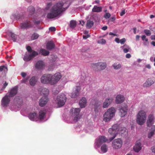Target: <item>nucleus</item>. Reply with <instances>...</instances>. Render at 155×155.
Masks as SVG:
<instances>
[{
	"label": "nucleus",
	"instance_id": "nucleus-1",
	"mask_svg": "<svg viewBox=\"0 0 155 155\" xmlns=\"http://www.w3.org/2000/svg\"><path fill=\"white\" fill-rule=\"evenodd\" d=\"M70 5V4L68 2L65 3L61 2L56 3L52 7L50 12L47 14V18H53L57 17L66 10Z\"/></svg>",
	"mask_w": 155,
	"mask_h": 155
},
{
	"label": "nucleus",
	"instance_id": "nucleus-2",
	"mask_svg": "<svg viewBox=\"0 0 155 155\" xmlns=\"http://www.w3.org/2000/svg\"><path fill=\"white\" fill-rule=\"evenodd\" d=\"M61 76L60 73H57L54 75L50 74H45L41 77V82L43 84H55L60 80Z\"/></svg>",
	"mask_w": 155,
	"mask_h": 155
},
{
	"label": "nucleus",
	"instance_id": "nucleus-3",
	"mask_svg": "<svg viewBox=\"0 0 155 155\" xmlns=\"http://www.w3.org/2000/svg\"><path fill=\"white\" fill-rule=\"evenodd\" d=\"M123 131L127 132V129L125 128H118V126L117 124H114L112 127V128H110L108 130V132L110 135L112 136V137H110L109 140L110 141H112L116 137L118 131H120V134H123L124 133Z\"/></svg>",
	"mask_w": 155,
	"mask_h": 155
},
{
	"label": "nucleus",
	"instance_id": "nucleus-4",
	"mask_svg": "<svg viewBox=\"0 0 155 155\" xmlns=\"http://www.w3.org/2000/svg\"><path fill=\"white\" fill-rule=\"evenodd\" d=\"M116 110L114 107H111L107 110L103 115V120L107 122L109 121L114 116Z\"/></svg>",
	"mask_w": 155,
	"mask_h": 155
},
{
	"label": "nucleus",
	"instance_id": "nucleus-5",
	"mask_svg": "<svg viewBox=\"0 0 155 155\" xmlns=\"http://www.w3.org/2000/svg\"><path fill=\"white\" fill-rule=\"evenodd\" d=\"M26 49L28 52L30 53L31 52V53L28 55L26 54L24 56L23 59L25 61H29L38 54V53L34 50H33L30 46H27L26 47Z\"/></svg>",
	"mask_w": 155,
	"mask_h": 155
},
{
	"label": "nucleus",
	"instance_id": "nucleus-6",
	"mask_svg": "<svg viewBox=\"0 0 155 155\" xmlns=\"http://www.w3.org/2000/svg\"><path fill=\"white\" fill-rule=\"evenodd\" d=\"M91 66L94 71L98 72L104 70L107 67V64L105 62H99L91 64Z\"/></svg>",
	"mask_w": 155,
	"mask_h": 155
},
{
	"label": "nucleus",
	"instance_id": "nucleus-7",
	"mask_svg": "<svg viewBox=\"0 0 155 155\" xmlns=\"http://www.w3.org/2000/svg\"><path fill=\"white\" fill-rule=\"evenodd\" d=\"M146 119V112L143 110L139 111L137 115L136 121L137 123L140 125H142L145 123Z\"/></svg>",
	"mask_w": 155,
	"mask_h": 155
},
{
	"label": "nucleus",
	"instance_id": "nucleus-8",
	"mask_svg": "<svg viewBox=\"0 0 155 155\" xmlns=\"http://www.w3.org/2000/svg\"><path fill=\"white\" fill-rule=\"evenodd\" d=\"M81 109L80 108H72L70 111V114L72 116L74 117V120L77 122L79 119L80 116L79 114Z\"/></svg>",
	"mask_w": 155,
	"mask_h": 155
},
{
	"label": "nucleus",
	"instance_id": "nucleus-9",
	"mask_svg": "<svg viewBox=\"0 0 155 155\" xmlns=\"http://www.w3.org/2000/svg\"><path fill=\"white\" fill-rule=\"evenodd\" d=\"M66 98L65 95L62 94L58 95L57 97L58 104L60 107L63 106L66 101Z\"/></svg>",
	"mask_w": 155,
	"mask_h": 155
},
{
	"label": "nucleus",
	"instance_id": "nucleus-10",
	"mask_svg": "<svg viewBox=\"0 0 155 155\" xmlns=\"http://www.w3.org/2000/svg\"><path fill=\"white\" fill-rule=\"evenodd\" d=\"M122 141L120 138L115 139L112 143V147L115 149L120 148L122 146Z\"/></svg>",
	"mask_w": 155,
	"mask_h": 155
},
{
	"label": "nucleus",
	"instance_id": "nucleus-11",
	"mask_svg": "<svg viewBox=\"0 0 155 155\" xmlns=\"http://www.w3.org/2000/svg\"><path fill=\"white\" fill-rule=\"evenodd\" d=\"M154 115L152 114H150L149 115L147 119V125L148 127H152L153 124H154Z\"/></svg>",
	"mask_w": 155,
	"mask_h": 155
},
{
	"label": "nucleus",
	"instance_id": "nucleus-12",
	"mask_svg": "<svg viewBox=\"0 0 155 155\" xmlns=\"http://www.w3.org/2000/svg\"><path fill=\"white\" fill-rule=\"evenodd\" d=\"M107 140V139L104 136H101L99 137L96 140L95 143L96 145L98 147H99L103 143H105Z\"/></svg>",
	"mask_w": 155,
	"mask_h": 155
},
{
	"label": "nucleus",
	"instance_id": "nucleus-13",
	"mask_svg": "<svg viewBox=\"0 0 155 155\" xmlns=\"http://www.w3.org/2000/svg\"><path fill=\"white\" fill-rule=\"evenodd\" d=\"M127 107L126 105L121 106L120 107L119 114L121 117L125 116L127 114Z\"/></svg>",
	"mask_w": 155,
	"mask_h": 155
},
{
	"label": "nucleus",
	"instance_id": "nucleus-14",
	"mask_svg": "<svg viewBox=\"0 0 155 155\" xmlns=\"http://www.w3.org/2000/svg\"><path fill=\"white\" fill-rule=\"evenodd\" d=\"M48 98L46 96H43L40 100L39 104L40 106L43 107L45 106L48 101Z\"/></svg>",
	"mask_w": 155,
	"mask_h": 155
},
{
	"label": "nucleus",
	"instance_id": "nucleus-15",
	"mask_svg": "<svg viewBox=\"0 0 155 155\" xmlns=\"http://www.w3.org/2000/svg\"><path fill=\"white\" fill-rule=\"evenodd\" d=\"M10 101V97L6 95L2 99V105L4 106H7Z\"/></svg>",
	"mask_w": 155,
	"mask_h": 155
},
{
	"label": "nucleus",
	"instance_id": "nucleus-16",
	"mask_svg": "<svg viewBox=\"0 0 155 155\" xmlns=\"http://www.w3.org/2000/svg\"><path fill=\"white\" fill-rule=\"evenodd\" d=\"M20 27L21 29H25L32 27L31 22L29 21H27L25 22L21 23Z\"/></svg>",
	"mask_w": 155,
	"mask_h": 155
},
{
	"label": "nucleus",
	"instance_id": "nucleus-17",
	"mask_svg": "<svg viewBox=\"0 0 155 155\" xmlns=\"http://www.w3.org/2000/svg\"><path fill=\"white\" fill-rule=\"evenodd\" d=\"M45 66L44 62L42 61L39 60L37 61L35 65V68L38 70L43 69Z\"/></svg>",
	"mask_w": 155,
	"mask_h": 155
},
{
	"label": "nucleus",
	"instance_id": "nucleus-18",
	"mask_svg": "<svg viewBox=\"0 0 155 155\" xmlns=\"http://www.w3.org/2000/svg\"><path fill=\"white\" fill-rule=\"evenodd\" d=\"M94 110L96 112H98L101 106V103L97 100H94Z\"/></svg>",
	"mask_w": 155,
	"mask_h": 155
},
{
	"label": "nucleus",
	"instance_id": "nucleus-19",
	"mask_svg": "<svg viewBox=\"0 0 155 155\" xmlns=\"http://www.w3.org/2000/svg\"><path fill=\"white\" fill-rule=\"evenodd\" d=\"M29 118L31 120L36 121L38 120V117L35 112L31 113L28 115Z\"/></svg>",
	"mask_w": 155,
	"mask_h": 155
},
{
	"label": "nucleus",
	"instance_id": "nucleus-20",
	"mask_svg": "<svg viewBox=\"0 0 155 155\" xmlns=\"http://www.w3.org/2000/svg\"><path fill=\"white\" fill-rule=\"evenodd\" d=\"M75 92L72 93L71 94V98H75L76 97L79 95V92L80 91V87L79 86H76Z\"/></svg>",
	"mask_w": 155,
	"mask_h": 155
},
{
	"label": "nucleus",
	"instance_id": "nucleus-21",
	"mask_svg": "<svg viewBox=\"0 0 155 155\" xmlns=\"http://www.w3.org/2000/svg\"><path fill=\"white\" fill-rule=\"evenodd\" d=\"M125 98L124 96L121 95H117L116 98V102L117 104H120L123 102Z\"/></svg>",
	"mask_w": 155,
	"mask_h": 155
},
{
	"label": "nucleus",
	"instance_id": "nucleus-22",
	"mask_svg": "<svg viewBox=\"0 0 155 155\" xmlns=\"http://www.w3.org/2000/svg\"><path fill=\"white\" fill-rule=\"evenodd\" d=\"M39 91H40V94L41 95H43V96H48L49 94V90L46 88H43L39 89Z\"/></svg>",
	"mask_w": 155,
	"mask_h": 155
},
{
	"label": "nucleus",
	"instance_id": "nucleus-23",
	"mask_svg": "<svg viewBox=\"0 0 155 155\" xmlns=\"http://www.w3.org/2000/svg\"><path fill=\"white\" fill-rule=\"evenodd\" d=\"M113 100L112 98H108L106 99L103 104V107L104 108H107L111 103Z\"/></svg>",
	"mask_w": 155,
	"mask_h": 155
},
{
	"label": "nucleus",
	"instance_id": "nucleus-24",
	"mask_svg": "<svg viewBox=\"0 0 155 155\" xmlns=\"http://www.w3.org/2000/svg\"><path fill=\"white\" fill-rule=\"evenodd\" d=\"M87 100L84 97H82L80 101L79 104L81 108L84 107L86 105Z\"/></svg>",
	"mask_w": 155,
	"mask_h": 155
},
{
	"label": "nucleus",
	"instance_id": "nucleus-25",
	"mask_svg": "<svg viewBox=\"0 0 155 155\" xmlns=\"http://www.w3.org/2000/svg\"><path fill=\"white\" fill-rule=\"evenodd\" d=\"M18 90L17 87H16L12 88L10 91L9 96V97H13L15 96L17 93Z\"/></svg>",
	"mask_w": 155,
	"mask_h": 155
},
{
	"label": "nucleus",
	"instance_id": "nucleus-26",
	"mask_svg": "<svg viewBox=\"0 0 155 155\" xmlns=\"http://www.w3.org/2000/svg\"><path fill=\"white\" fill-rule=\"evenodd\" d=\"M154 83V81L151 78H148L143 84V86L146 87H149L153 84Z\"/></svg>",
	"mask_w": 155,
	"mask_h": 155
},
{
	"label": "nucleus",
	"instance_id": "nucleus-27",
	"mask_svg": "<svg viewBox=\"0 0 155 155\" xmlns=\"http://www.w3.org/2000/svg\"><path fill=\"white\" fill-rule=\"evenodd\" d=\"M141 144L139 142H137L134 147V150L138 152L141 149Z\"/></svg>",
	"mask_w": 155,
	"mask_h": 155
},
{
	"label": "nucleus",
	"instance_id": "nucleus-28",
	"mask_svg": "<svg viewBox=\"0 0 155 155\" xmlns=\"http://www.w3.org/2000/svg\"><path fill=\"white\" fill-rule=\"evenodd\" d=\"M37 81V79L35 76L32 77L30 79L29 83L30 84L31 86H34L36 84Z\"/></svg>",
	"mask_w": 155,
	"mask_h": 155
},
{
	"label": "nucleus",
	"instance_id": "nucleus-29",
	"mask_svg": "<svg viewBox=\"0 0 155 155\" xmlns=\"http://www.w3.org/2000/svg\"><path fill=\"white\" fill-rule=\"evenodd\" d=\"M55 45L51 41L48 42L46 45V48L48 50H51L54 48Z\"/></svg>",
	"mask_w": 155,
	"mask_h": 155
},
{
	"label": "nucleus",
	"instance_id": "nucleus-30",
	"mask_svg": "<svg viewBox=\"0 0 155 155\" xmlns=\"http://www.w3.org/2000/svg\"><path fill=\"white\" fill-rule=\"evenodd\" d=\"M46 112L44 110H40L39 112V116L38 119L40 120L44 119L45 115Z\"/></svg>",
	"mask_w": 155,
	"mask_h": 155
},
{
	"label": "nucleus",
	"instance_id": "nucleus-31",
	"mask_svg": "<svg viewBox=\"0 0 155 155\" xmlns=\"http://www.w3.org/2000/svg\"><path fill=\"white\" fill-rule=\"evenodd\" d=\"M121 48L123 50L124 52L125 53H127L130 50H131V49L129 47V46L126 44H125L122 46Z\"/></svg>",
	"mask_w": 155,
	"mask_h": 155
},
{
	"label": "nucleus",
	"instance_id": "nucleus-32",
	"mask_svg": "<svg viewBox=\"0 0 155 155\" xmlns=\"http://www.w3.org/2000/svg\"><path fill=\"white\" fill-rule=\"evenodd\" d=\"M102 9L101 7L94 5L92 9V11L93 12H99L102 11Z\"/></svg>",
	"mask_w": 155,
	"mask_h": 155
},
{
	"label": "nucleus",
	"instance_id": "nucleus-33",
	"mask_svg": "<svg viewBox=\"0 0 155 155\" xmlns=\"http://www.w3.org/2000/svg\"><path fill=\"white\" fill-rule=\"evenodd\" d=\"M14 101L16 102L19 105H21L23 101L22 99L19 97H16L14 99Z\"/></svg>",
	"mask_w": 155,
	"mask_h": 155
},
{
	"label": "nucleus",
	"instance_id": "nucleus-34",
	"mask_svg": "<svg viewBox=\"0 0 155 155\" xmlns=\"http://www.w3.org/2000/svg\"><path fill=\"white\" fill-rule=\"evenodd\" d=\"M39 52L41 55L44 56H47L49 55V52L45 49H42Z\"/></svg>",
	"mask_w": 155,
	"mask_h": 155
},
{
	"label": "nucleus",
	"instance_id": "nucleus-35",
	"mask_svg": "<svg viewBox=\"0 0 155 155\" xmlns=\"http://www.w3.org/2000/svg\"><path fill=\"white\" fill-rule=\"evenodd\" d=\"M27 11L29 12L30 15H32L35 12V9L33 6H30L28 7Z\"/></svg>",
	"mask_w": 155,
	"mask_h": 155
},
{
	"label": "nucleus",
	"instance_id": "nucleus-36",
	"mask_svg": "<svg viewBox=\"0 0 155 155\" xmlns=\"http://www.w3.org/2000/svg\"><path fill=\"white\" fill-rule=\"evenodd\" d=\"M94 23L93 21L88 20L87 21L86 26L88 28H91L94 25Z\"/></svg>",
	"mask_w": 155,
	"mask_h": 155
},
{
	"label": "nucleus",
	"instance_id": "nucleus-37",
	"mask_svg": "<svg viewBox=\"0 0 155 155\" xmlns=\"http://www.w3.org/2000/svg\"><path fill=\"white\" fill-rule=\"evenodd\" d=\"M101 150L103 153L106 152L107 151V147L105 144H104L101 146Z\"/></svg>",
	"mask_w": 155,
	"mask_h": 155
},
{
	"label": "nucleus",
	"instance_id": "nucleus-38",
	"mask_svg": "<svg viewBox=\"0 0 155 155\" xmlns=\"http://www.w3.org/2000/svg\"><path fill=\"white\" fill-rule=\"evenodd\" d=\"M153 127L151 128V129H153V130L149 133L148 134V137L149 138H150L154 135V132L155 130V127L154 125L153 126Z\"/></svg>",
	"mask_w": 155,
	"mask_h": 155
},
{
	"label": "nucleus",
	"instance_id": "nucleus-39",
	"mask_svg": "<svg viewBox=\"0 0 155 155\" xmlns=\"http://www.w3.org/2000/svg\"><path fill=\"white\" fill-rule=\"evenodd\" d=\"M113 66L114 69L118 70L120 69L121 68V65L120 64L115 63L113 65Z\"/></svg>",
	"mask_w": 155,
	"mask_h": 155
},
{
	"label": "nucleus",
	"instance_id": "nucleus-40",
	"mask_svg": "<svg viewBox=\"0 0 155 155\" xmlns=\"http://www.w3.org/2000/svg\"><path fill=\"white\" fill-rule=\"evenodd\" d=\"M70 27L72 28H73L76 26V22L75 21L71 20L70 22Z\"/></svg>",
	"mask_w": 155,
	"mask_h": 155
},
{
	"label": "nucleus",
	"instance_id": "nucleus-41",
	"mask_svg": "<svg viewBox=\"0 0 155 155\" xmlns=\"http://www.w3.org/2000/svg\"><path fill=\"white\" fill-rule=\"evenodd\" d=\"M39 37V35L38 34L36 33H34L32 35L31 38L32 40H35L37 39Z\"/></svg>",
	"mask_w": 155,
	"mask_h": 155
},
{
	"label": "nucleus",
	"instance_id": "nucleus-42",
	"mask_svg": "<svg viewBox=\"0 0 155 155\" xmlns=\"http://www.w3.org/2000/svg\"><path fill=\"white\" fill-rule=\"evenodd\" d=\"M97 42L99 44H104L106 43V41L105 39H102L98 41Z\"/></svg>",
	"mask_w": 155,
	"mask_h": 155
},
{
	"label": "nucleus",
	"instance_id": "nucleus-43",
	"mask_svg": "<svg viewBox=\"0 0 155 155\" xmlns=\"http://www.w3.org/2000/svg\"><path fill=\"white\" fill-rule=\"evenodd\" d=\"M144 32L147 36H149L151 35L150 31L149 30H145Z\"/></svg>",
	"mask_w": 155,
	"mask_h": 155
},
{
	"label": "nucleus",
	"instance_id": "nucleus-44",
	"mask_svg": "<svg viewBox=\"0 0 155 155\" xmlns=\"http://www.w3.org/2000/svg\"><path fill=\"white\" fill-rule=\"evenodd\" d=\"M11 36L12 37V38L13 40L14 41H15L16 39V38L15 35L14 34H13V33H12L11 34Z\"/></svg>",
	"mask_w": 155,
	"mask_h": 155
},
{
	"label": "nucleus",
	"instance_id": "nucleus-45",
	"mask_svg": "<svg viewBox=\"0 0 155 155\" xmlns=\"http://www.w3.org/2000/svg\"><path fill=\"white\" fill-rule=\"evenodd\" d=\"M30 77L29 76H28L25 78H24L21 81V82L22 83H25L26 82H27L28 81V79Z\"/></svg>",
	"mask_w": 155,
	"mask_h": 155
},
{
	"label": "nucleus",
	"instance_id": "nucleus-46",
	"mask_svg": "<svg viewBox=\"0 0 155 155\" xmlns=\"http://www.w3.org/2000/svg\"><path fill=\"white\" fill-rule=\"evenodd\" d=\"M52 5V3L51 2V3H48L47 4V5L45 8V9L46 10L49 9L50 8V7H51Z\"/></svg>",
	"mask_w": 155,
	"mask_h": 155
},
{
	"label": "nucleus",
	"instance_id": "nucleus-47",
	"mask_svg": "<svg viewBox=\"0 0 155 155\" xmlns=\"http://www.w3.org/2000/svg\"><path fill=\"white\" fill-rule=\"evenodd\" d=\"M110 16V14L109 13H106L104 17L106 19L109 18Z\"/></svg>",
	"mask_w": 155,
	"mask_h": 155
},
{
	"label": "nucleus",
	"instance_id": "nucleus-48",
	"mask_svg": "<svg viewBox=\"0 0 155 155\" xmlns=\"http://www.w3.org/2000/svg\"><path fill=\"white\" fill-rule=\"evenodd\" d=\"M150 60L153 62V61H155V56L154 55H153V56L151 57L150 58ZM154 66H155V62H154Z\"/></svg>",
	"mask_w": 155,
	"mask_h": 155
},
{
	"label": "nucleus",
	"instance_id": "nucleus-49",
	"mask_svg": "<svg viewBox=\"0 0 155 155\" xmlns=\"http://www.w3.org/2000/svg\"><path fill=\"white\" fill-rule=\"evenodd\" d=\"M126 40L125 38H123L120 40V42L121 44H124L126 41Z\"/></svg>",
	"mask_w": 155,
	"mask_h": 155
},
{
	"label": "nucleus",
	"instance_id": "nucleus-50",
	"mask_svg": "<svg viewBox=\"0 0 155 155\" xmlns=\"http://www.w3.org/2000/svg\"><path fill=\"white\" fill-rule=\"evenodd\" d=\"M146 36L145 35H143L142 36V39L143 41L145 40L146 42H148V39L146 38Z\"/></svg>",
	"mask_w": 155,
	"mask_h": 155
},
{
	"label": "nucleus",
	"instance_id": "nucleus-51",
	"mask_svg": "<svg viewBox=\"0 0 155 155\" xmlns=\"http://www.w3.org/2000/svg\"><path fill=\"white\" fill-rule=\"evenodd\" d=\"M49 30L51 31H56V28L55 27H52L49 28Z\"/></svg>",
	"mask_w": 155,
	"mask_h": 155
},
{
	"label": "nucleus",
	"instance_id": "nucleus-52",
	"mask_svg": "<svg viewBox=\"0 0 155 155\" xmlns=\"http://www.w3.org/2000/svg\"><path fill=\"white\" fill-rule=\"evenodd\" d=\"M4 68L7 69V68L4 65H2L0 66V71H2Z\"/></svg>",
	"mask_w": 155,
	"mask_h": 155
},
{
	"label": "nucleus",
	"instance_id": "nucleus-53",
	"mask_svg": "<svg viewBox=\"0 0 155 155\" xmlns=\"http://www.w3.org/2000/svg\"><path fill=\"white\" fill-rule=\"evenodd\" d=\"M90 37L89 35H83V38L84 39H86Z\"/></svg>",
	"mask_w": 155,
	"mask_h": 155
},
{
	"label": "nucleus",
	"instance_id": "nucleus-54",
	"mask_svg": "<svg viewBox=\"0 0 155 155\" xmlns=\"http://www.w3.org/2000/svg\"><path fill=\"white\" fill-rule=\"evenodd\" d=\"M21 74L23 78H25L26 76V74L24 72H21Z\"/></svg>",
	"mask_w": 155,
	"mask_h": 155
},
{
	"label": "nucleus",
	"instance_id": "nucleus-55",
	"mask_svg": "<svg viewBox=\"0 0 155 155\" xmlns=\"http://www.w3.org/2000/svg\"><path fill=\"white\" fill-rule=\"evenodd\" d=\"M125 13V10H123L122 11V12L120 13V16H123V15H124Z\"/></svg>",
	"mask_w": 155,
	"mask_h": 155
},
{
	"label": "nucleus",
	"instance_id": "nucleus-56",
	"mask_svg": "<svg viewBox=\"0 0 155 155\" xmlns=\"http://www.w3.org/2000/svg\"><path fill=\"white\" fill-rule=\"evenodd\" d=\"M8 85V83H7L6 82H5V83L3 84V86L2 88L3 89H5L6 87V86Z\"/></svg>",
	"mask_w": 155,
	"mask_h": 155
},
{
	"label": "nucleus",
	"instance_id": "nucleus-57",
	"mask_svg": "<svg viewBox=\"0 0 155 155\" xmlns=\"http://www.w3.org/2000/svg\"><path fill=\"white\" fill-rule=\"evenodd\" d=\"M115 41L117 43H119L120 42V39L118 38H115Z\"/></svg>",
	"mask_w": 155,
	"mask_h": 155
},
{
	"label": "nucleus",
	"instance_id": "nucleus-58",
	"mask_svg": "<svg viewBox=\"0 0 155 155\" xmlns=\"http://www.w3.org/2000/svg\"><path fill=\"white\" fill-rule=\"evenodd\" d=\"M152 151L153 152L155 153V147L153 146L151 148Z\"/></svg>",
	"mask_w": 155,
	"mask_h": 155
},
{
	"label": "nucleus",
	"instance_id": "nucleus-59",
	"mask_svg": "<svg viewBox=\"0 0 155 155\" xmlns=\"http://www.w3.org/2000/svg\"><path fill=\"white\" fill-rule=\"evenodd\" d=\"M109 35H113L114 36H117V34L113 33L111 32H110L109 33Z\"/></svg>",
	"mask_w": 155,
	"mask_h": 155
},
{
	"label": "nucleus",
	"instance_id": "nucleus-60",
	"mask_svg": "<svg viewBox=\"0 0 155 155\" xmlns=\"http://www.w3.org/2000/svg\"><path fill=\"white\" fill-rule=\"evenodd\" d=\"M131 57V55L130 54H127L126 55V57L127 58H130Z\"/></svg>",
	"mask_w": 155,
	"mask_h": 155
},
{
	"label": "nucleus",
	"instance_id": "nucleus-61",
	"mask_svg": "<svg viewBox=\"0 0 155 155\" xmlns=\"http://www.w3.org/2000/svg\"><path fill=\"white\" fill-rule=\"evenodd\" d=\"M145 67L149 69H150L151 68V66L149 64L146 65L145 66Z\"/></svg>",
	"mask_w": 155,
	"mask_h": 155
},
{
	"label": "nucleus",
	"instance_id": "nucleus-62",
	"mask_svg": "<svg viewBox=\"0 0 155 155\" xmlns=\"http://www.w3.org/2000/svg\"><path fill=\"white\" fill-rule=\"evenodd\" d=\"M107 26H104L102 28V29L104 30H106L107 29Z\"/></svg>",
	"mask_w": 155,
	"mask_h": 155
},
{
	"label": "nucleus",
	"instance_id": "nucleus-63",
	"mask_svg": "<svg viewBox=\"0 0 155 155\" xmlns=\"http://www.w3.org/2000/svg\"><path fill=\"white\" fill-rule=\"evenodd\" d=\"M34 22L35 24L38 25L40 23V21H35Z\"/></svg>",
	"mask_w": 155,
	"mask_h": 155
},
{
	"label": "nucleus",
	"instance_id": "nucleus-64",
	"mask_svg": "<svg viewBox=\"0 0 155 155\" xmlns=\"http://www.w3.org/2000/svg\"><path fill=\"white\" fill-rule=\"evenodd\" d=\"M85 22L83 21H80V23L81 24L82 26H83Z\"/></svg>",
	"mask_w": 155,
	"mask_h": 155
}]
</instances>
